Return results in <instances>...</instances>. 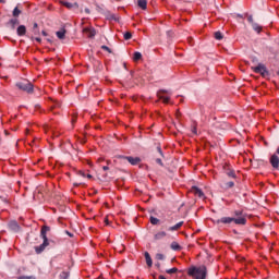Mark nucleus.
Returning a JSON list of instances; mask_svg holds the SVG:
<instances>
[{
	"mask_svg": "<svg viewBox=\"0 0 279 279\" xmlns=\"http://www.w3.org/2000/svg\"><path fill=\"white\" fill-rule=\"evenodd\" d=\"M51 231V227L44 226L40 230V238L43 239V244L35 246L36 254H43L47 247H49V239L47 238V232Z\"/></svg>",
	"mask_w": 279,
	"mask_h": 279,
	"instance_id": "obj_1",
	"label": "nucleus"
},
{
	"mask_svg": "<svg viewBox=\"0 0 279 279\" xmlns=\"http://www.w3.org/2000/svg\"><path fill=\"white\" fill-rule=\"evenodd\" d=\"M207 274H208V270L206 269V266H199V267L192 266L187 270V276H191V278L193 279H206Z\"/></svg>",
	"mask_w": 279,
	"mask_h": 279,
	"instance_id": "obj_2",
	"label": "nucleus"
},
{
	"mask_svg": "<svg viewBox=\"0 0 279 279\" xmlns=\"http://www.w3.org/2000/svg\"><path fill=\"white\" fill-rule=\"evenodd\" d=\"M15 86L19 88V90L28 93V95H32V93H34V84H32V82H29L28 80L19 81Z\"/></svg>",
	"mask_w": 279,
	"mask_h": 279,
	"instance_id": "obj_3",
	"label": "nucleus"
},
{
	"mask_svg": "<svg viewBox=\"0 0 279 279\" xmlns=\"http://www.w3.org/2000/svg\"><path fill=\"white\" fill-rule=\"evenodd\" d=\"M252 70L254 71V73H258L259 75H262V77H269V71L267 70V66H265V64L259 63L257 66L252 68Z\"/></svg>",
	"mask_w": 279,
	"mask_h": 279,
	"instance_id": "obj_4",
	"label": "nucleus"
},
{
	"mask_svg": "<svg viewBox=\"0 0 279 279\" xmlns=\"http://www.w3.org/2000/svg\"><path fill=\"white\" fill-rule=\"evenodd\" d=\"M165 95H171V92L167 89H160L157 92V97H159V99H162L163 104H169L171 98Z\"/></svg>",
	"mask_w": 279,
	"mask_h": 279,
	"instance_id": "obj_5",
	"label": "nucleus"
},
{
	"mask_svg": "<svg viewBox=\"0 0 279 279\" xmlns=\"http://www.w3.org/2000/svg\"><path fill=\"white\" fill-rule=\"evenodd\" d=\"M233 221L234 217H221L220 219L215 220L214 223H216V226H221V223L223 226H230Z\"/></svg>",
	"mask_w": 279,
	"mask_h": 279,
	"instance_id": "obj_6",
	"label": "nucleus"
},
{
	"mask_svg": "<svg viewBox=\"0 0 279 279\" xmlns=\"http://www.w3.org/2000/svg\"><path fill=\"white\" fill-rule=\"evenodd\" d=\"M8 228L9 230H11V232H21V226L19 225V222H16V220H11L8 223Z\"/></svg>",
	"mask_w": 279,
	"mask_h": 279,
	"instance_id": "obj_7",
	"label": "nucleus"
},
{
	"mask_svg": "<svg viewBox=\"0 0 279 279\" xmlns=\"http://www.w3.org/2000/svg\"><path fill=\"white\" fill-rule=\"evenodd\" d=\"M191 193L195 195V197H199V199H204V192L199 187L192 186Z\"/></svg>",
	"mask_w": 279,
	"mask_h": 279,
	"instance_id": "obj_8",
	"label": "nucleus"
},
{
	"mask_svg": "<svg viewBox=\"0 0 279 279\" xmlns=\"http://www.w3.org/2000/svg\"><path fill=\"white\" fill-rule=\"evenodd\" d=\"M122 158L124 160H128V162H130V165H133V166H136V165H138V162H141L140 157L123 156Z\"/></svg>",
	"mask_w": 279,
	"mask_h": 279,
	"instance_id": "obj_9",
	"label": "nucleus"
},
{
	"mask_svg": "<svg viewBox=\"0 0 279 279\" xmlns=\"http://www.w3.org/2000/svg\"><path fill=\"white\" fill-rule=\"evenodd\" d=\"M83 34H85L87 38H95V36L97 35V32L95 31V28L89 27V28H84Z\"/></svg>",
	"mask_w": 279,
	"mask_h": 279,
	"instance_id": "obj_10",
	"label": "nucleus"
},
{
	"mask_svg": "<svg viewBox=\"0 0 279 279\" xmlns=\"http://www.w3.org/2000/svg\"><path fill=\"white\" fill-rule=\"evenodd\" d=\"M61 4L64 5V8H68V10H77V8H80V4H77V2L71 3L66 1H61Z\"/></svg>",
	"mask_w": 279,
	"mask_h": 279,
	"instance_id": "obj_11",
	"label": "nucleus"
},
{
	"mask_svg": "<svg viewBox=\"0 0 279 279\" xmlns=\"http://www.w3.org/2000/svg\"><path fill=\"white\" fill-rule=\"evenodd\" d=\"M270 165L274 169H278L279 168V157L278 155H272L270 157Z\"/></svg>",
	"mask_w": 279,
	"mask_h": 279,
	"instance_id": "obj_12",
	"label": "nucleus"
},
{
	"mask_svg": "<svg viewBox=\"0 0 279 279\" xmlns=\"http://www.w3.org/2000/svg\"><path fill=\"white\" fill-rule=\"evenodd\" d=\"M233 223L236 226H245V223H247V219L245 217L233 218Z\"/></svg>",
	"mask_w": 279,
	"mask_h": 279,
	"instance_id": "obj_13",
	"label": "nucleus"
},
{
	"mask_svg": "<svg viewBox=\"0 0 279 279\" xmlns=\"http://www.w3.org/2000/svg\"><path fill=\"white\" fill-rule=\"evenodd\" d=\"M17 36H25L27 34V27L25 25H20L16 29Z\"/></svg>",
	"mask_w": 279,
	"mask_h": 279,
	"instance_id": "obj_14",
	"label": "nucleus"
},
{
	"mask_svg": "<svg viewBox=\"0 0 279 279\" xmlns=\"http://www.w3.org/2000/svg\"><path fill=\"white\" fill-rule=\"evenodd\" d=\"M56 36L59 38V40H64V38H66V29L61 28L56 33Z\"/></svg>",
	"mask_w": 279,
	"mask_h": 279,
	"instance_id": "obj_15",
	"label": "nucleus"
},
{
	"mask_svg": "<svg viewBox=\"0 0 279 279\" xmlns=\"http://www.w3.org/2000/svg\"><path fill=\"white\" fill-rule=\"evenodd\" d=\"M184 226V221H180L178 222L177 225L172 226V227H169L168 230L170 232H175L178 231L179 229H181L182 227Z\"/></svg>",
	"mask_w": 279,
	"mask_h": 279,
	"instance_id": "obj_16",
	"label": "nucleus"
},
{
	"mask_svg": "<svg viewBox=\"0 0 279 279\" xmlns=\"http://www.w3.org/2000/svg\"><path fill=\"white\" fill-rule=\"evenodd\" d=\"M19 19L14 17L8 22V25L11 26V29H16V25H19Z\"/></svg>",
	"mask_w": 279,
	"mask_h": 279,
	"instance_id": "obj_17",
	"label": "nucleus"
},
{
	"mask_svg": "<svg viewBox=\"0 0 279 279\" xmlns=\"http://www.w3.org/2000/svg\"><path fill=\"white\" fill-rule=\"evenodd\" d=\"M144 256H145L146 264L148 265V267H151V265H154V262L151 260V255H149V252H145Z\"/></svg>",
	"mask_w": 279,
	"mask_h": 279,
	"instance_id": "obj_18",
	"label": "nucleus"
},
{
	"mask_svg": "<svg viewBox=\"0 0 279 279\" xmlns=\"http://www.w3.org/2000/svg\"><path fill=\"white\" fill-rule=\"evenodd\" d=\"M165 236H167V232L160 231L156 233L154 238H155V241H160L161 239H165Z\"/></svg>",
	"mask_w": 279,
	"mask_h": 279,
	"instance_id": "obj_19",
	"label": "nucleus"
},
{
	"mask_svg": "<svg viewBox=\"0 0 279 279\" xmlns=\"http://www.w3.org/2000/svg\"><path fill=\"white\" fill-rule=\"evenodd\" d=\"M170 247L173 250V252H180V250H182V246H180L178 242H172Z\"/></svg>",
	"mask_w": 279,
	"mask_h": 279,
	"instance_id": "obj_20",
	"label": "nucleus"
},
{
	"mask_svg": "<svg viewBox=\"0 0 279 279\" xmlns=\"http://www.w3.org/2000/svg\"><path fill=\"white\" fill-rule=\"evenodd\" d=\"M251 25L254 32H256L257 34H260V32H263V26H259L258 23L255 22L254 24H251Z\"/></svg>",
	"mask_w": 279,
	"mask_h": 279,
	"instance_id": "obj_21",
	"label": "nucleus"
},
{
	"mask_svg": "<svg viewBox=\"0 0 279 279\" xmlns=\"http://www.w3.org/2000/svg\"><path fill=\"white\" fill-rule=\"evenodd\" d=\"M137 5L142 10H147V0H138Z\"/></svg>",
	"mask_w": 279,
	"mask_h": 279,
	"instance_id": "obj_22",
	"label": "nucleus"
},
{
	"mask_svg": "<svg viewBox=\"0 0 279 279\" xmlns=\"http://www.w3.org/2000/svg\"><path fill=\"white\" fill-rule=\"evenodd\" d=\"M21 10L19 9V7H15L12 14L14 16V19H19V16H21Z\"/></svg>",
	"mask_w": 279,
	"mask_h": 279,
	"instance_id": "obj_23",
	"label": "nucleus"
},
{
	"mask_svg": "<svg viewBox=\"0 0 279 279\" xmlns=\"http://www.w3.org/2000/svg\"><path fill=\"white\" fill-rule=\"evenodd\" d=\"M150 223L153 226H158L160 223V219L154 217V216H150Z\"/></svg>",
	"mask_w": 279,
	"mask_h": 279,
	"instance_id": "obj_24",
	"label": "nucleus"
},
{
	"mask_svg": "<svg viewBox=\"0 0 279 279\" xmlns=\"http://www.w3.org/2000/svg\"><path fill=\"white\" fill-rule=\"evenodd\" d=\"M33 34H35V36H38V34H40V31L38 29V23L33 24Z\"/></svg>",
	"mask_w": 279,
	"mask_h": 279,
	"instance_id": "obj_25",
	"label": "nucleus"
},
{
	"mask_svg": "<svg viewBox=\"0 0 279 279\" xmlns=\"http://www.w3.org/2000/svg\"><path fill=\"white\" fill-rule=\"evenodd\" d=\"M141 58H143V54L141 52H134L133 60L135 62H138V60H141Z\"/></svg>",
	"mask_w": 279,
	"mask_h": 279,
	"instance_id": "obj_26",
	"label": "nucleus"
},
{
	"mask_svg": "<svg viewBox=\"0 0 279 279\" xmlns=\"http://www.w3.org/2000/svg\"><path fill=\"white\" fill-rule=\"evenodd\" d=\"M155 258H156V260H165V258H167V257L162 253H157Z\"/></svg>",
	"mask_w": 279,
	"mask_h": 279,
	"instance_id": "obj_27",
	"label": "nucleus"
},
{
	"mask_svg": "<svg viewBox=\"0 0 279 279\" xmlns=\"http://www.w3.org/2000/svg\"><path fill=\"white\" fill-rule=\"evenodd\" d=\"M215 38H216V40H223V34H221V32H216Z\"/></svg>",
	"mask_w": 279,
	"mask_h": 279,
	"instance_id": "obj_28",
	"label": "nucleus"
},
{
	"mask_svg": "<svg viewBox=\"0 0 279 279\" xmlns=\"http://www.w3.org/2000/svg\"><path fill=\"white\" fill-rule=\"evenodd\" d=\"M166 274H169V275H171V274H178V268H177V267H173V268L167 269V270H166Z\"/></svg>",
	"mask_w": 279,
	"mask_h": 279,
	"instance_id": "obj_29",
	"label": "nucleus"
},
{
	"mask_svg": "<svg viewBox=\"0 0 279 279\" xmlns=\"http://www.w3.org/2000/svg\"><path fill=\"white\" fill-rule=\"evenodd\" d=\"M59 279H69V272L62 271V272L59 275Z\"/></svg>",
	"mask_w": 279,
	"mask_h": 279,
	"instance_id": "obj_30",
	"label": "nucleus"
},
{
	"mask_svg": "<svg viewBox=\"0 0 279 279\" xmlns=\"http://www.w3.org/2000/svg\"><path fill=\"white\" fill-rule=\"evenodd\" d=\"M227 175H228L229 178H236V173L234 172V170L228 171V172H227Z\"/></svg>",
	"mask_w": 279,
	"mask_h": 279,
	"instance_id": "obj_31",
	"label": "nucleus"
},
{
	"mask_svg": "<svg viewBox=\"0 0 279 279\" xmlns=\"http://www.w3.org/2000/svg\"><path fill=\"white\" fill-rule=\"evenodd\" d=\"M131 38H132V33L130 32L124 33V40H131Z\"/></svg>",
	"mask_w": 279,
	"mask_h": 279,
	"instance_id": "obj_32",
	"label": "nucleus"
},
{
	"mask_svg": "<svg viewBox=\"0 0 279 279\" xmlns=\"http://www.w3.org/2000/svg\"><path fill=\"white\" fill-rule=\"evenodd\" d=\"M233 186H234V182H232V181H229L226 183L227 189H232Z\"/></svg>",
	"mask_w": 279,
	"mask_h": 279,
	"instance_id": "obj_33",
	"label": "nucleus"
},
{
	"mask_svg": "<svg viewBox=\"0 0 279 279\" xmlns=\"http://www.w3.org/2000/svg\"><path fill=\"white\" fill-rule=\"evenodd\" d=\"M247 21L251 25L255 24L256 22H254V17L252 15H248Z\"/></svg>",
	"mask_w": 279,
	"mask_h": 279,
	"instance_id": "obj_34",
	"label": "nucleus"
},
{
	"mask_svg": "<svg viewBox=\"0 0 279 279\" xmlns=\"http://www.w3.org/2000/svg\"><path fill=\"white\" fill-rule=\"evenodd\" d=\"M101 49L104 51H108L109 53H112V50L108 46H101Z\"/></svg>",
	"mask_w": 279,
	"mask_h": 279,
	"instance_id": "obj_35",
	"label": "nucleus"
},
{
	"mask_svg": "<svg viewBox=\"0 0 279 279\" xmlns=\"http://www.w3.org/2000/svg\"><path fill=\"white\" fill-rule=\"evenodd\" d=\"M158 154H160L161 158H165V155L162 154V148L160 146L157 147Z\"/></svg>",
	"mask_w": 279,
	"mask_h": 279,
	"instance_id": "obj_36",
	"label": "nucleus"
},
{
	"mask_svg": "<svg viewBox=\"0 0 279 279\" xmlns=\"http://www.w3.org/2000/svg\"><path fill=\"white\" fill-rule=\"evenodd\" d=\"M77 175H81L82 178H86V172L78 170Z\"/></svg>",
	"mask_w": 279,
	"mask_h": 279,
	"instance_id": "obj_37",
	"label": "nucleus"
},
{
	"mask_svg": "<svg viewBox=\"0 0 279 279\" xmlns=\"http://www.w3.org/2000/svg\"><path fill=\"white\" fill-rule=\"evenodd\" d=\"M156 162H157V165H160V167H165V163H162V159L157 158Z\"/></svg>",
	"mask_w": 279,
	"mask_h": 279,
	"instance_id": "obj_38",
	"label": "nucleus"
},
{
	"mask_svg": "<svg viewBox=\"0 0 279 279\" xmlns=\"http://www.w3.org/2000/svg\"><path fill=\"white\" fill-rule=\"evenodd\" d=\"M234 215H235V217H241V215H243V211H241V210H235V211H234Z\"/></svg>",
	"mask_w": 279,
	"mask_h": 279,
	"instance_id": "obj_39",
	"label": "nucleus"
},
{
	"mask_svg": "<svg viewBox=\"0 0 279 279\" xmlns=\"http://www.w3.org/2000/svg\"><path fill=\"white\" fill-rule=\"evenodd\" d=\"M192 133H193V134H197V126H196V125H194V126L192 128Z\"/></svg>",
	"mask_w": 279,
	"mask_h": 279,
	"instance_id": "obj_40",
	"label": "nucleus"
},
{
	"mask_svg": "<svg viewBox=\"0 0 279 279\" xmlns=\"http://www.w3.org/2000/svg\"><path fill=\"white\" fill-rule=\"evenodd\" d=\"M35 40H36L37 43H43V39H41L40 37H36Z\"/></svg>",
	"mask_w": 279,
	"mask_h": 279,
	"instance_id": "obj_41",
	"label": "nucleus"
},
{
	"mask_svg": "<svg viewBox=\"0 0 279 279\" xmlns=\"http://www.w3.org/2000/svg\"><path fill=\"white\" fill-rule=\"evenodd\" d=\"M105 223L106 226H110V221L108 220V218H105Z\"/></svg>",
	"mask_w": 279,
	"mask_h": 279,
	"instance_id": "obj_42",
	"label": "nucleus"
},
{
	"mask_svg": "<svg viewBox=\"0 0 279 279\" xmlns=\"http://www.w3.org/2000/svg\"><path fill=\"white\" fill-rule=\"evenodd\" d=\"M108 169H110L108 166H104V167H102V170H104V171H108Z\"/></svg>",
	"mask_w": 279,
	"mask_h": 279,
	"instance_id": "obj_43",
	"label": "nucleus"
},
{
	"mask_svg": "<svg viewBox=\"0 0 279 279\" xmlns=\"http://www.w3.org/2000/svg\"><path fill=\"white\" fill-rule=\"evenodd\" d=\"M85 178H88V180H90L93 178L92 174H85Z\"/></svg>",
	"mask_w": 279,
	"mask_h": 279,
	"instance_id": "obj_44",
	"label": "nucleus"
},
{
	"mask_svg": "<svg viewBox=\"0 0 279 279\" xmlns=\"http://www.w3.org/2000/svg\"><path fill=\"white\" fill-rule=\"evenodd\" d=\"M86 14H90V9H85Z\"/></svg>",
	"mask_w": 279,
	"mask_h": 279,
	"instance_id": "obj_45",
	"label": "nucleus"
},
{
	"mask_svg": "<svg viewBox=\"0 0 279 279\" xmlns=\"http://www.w3.org/2000/svg\"><path fill=\"white\" fill-rule=\"evenodd\" d=\"M43 36H47V32L43 31L41 32Z\"/></svg>",
	"mask_w": 279,
	"mask_h": 279,
	"instance_id": "obj_46",
	"label": "nucleus"
},
{
	"mask_svg": "<svg viewBox=\"0 0 279 279\" xmlns=\"http://www.w3.org/2000/svg\"><path fill=\"white\" fill-rule=\"evenodd\" d=\"M159 279H167L165 276L160 275Z\"/></svg>",
	"mask_w": 279,
	"mask_h": 279,
	"instance_id": "obj_47",
	"label": "nucleus"
},
{
	"mask_svg": "<svg viewBox=\"0 0 279 279\" xmlns=\"http://www.w3.org/2000/svg\"><path fill=\"white\" fill-rule=\"evenodd\" d=\"M66 234L70 235V236H73V234L69 231H66Z\"/></svg>",
	"mask_w": 279,
	"mask_h": 279,
	"instance_id": "obj_48",
	"label": "nucleus"
},
{
	"mask_svg": "<svg viewBox=\"0 0 279 279\" xmlns=\"http://www.w3.org/2000/svg\"><path fill=\"white\" fill-rule=\"evenodd\" d=\"M156 267H158V269H160V263H157V264H156Z\"/></svg>",
	"mask_w": 279,
	"mask_h": 279,
	"instance_id": "obj_49",
	"label": "nucleus"
},
{
	"mask_svg": "<svg viewBox=\"0 0 279 279\" xmlns=\"http://www.w3.org/2000/svg\"><path fill=\"white\" fill-rule=\"evenodd\" d=\"M276 154H278V156H279V147L277 148Z\"/></svg>",
	"mask_w": 279,
	"mask_h": 279,
	"instance_id": "obj_50",
	"label": "nucleus"
},
{
	"mask_svg": "<svg viewBox=\"0 0 279 279\" xmlns=\"http://www.w3.org/2000/svg\"><path fill=\"white\" fill-rule=\"evenodd\" d=\"M0 3H5V0H0Z\"/></svg>",
	"mask_w": 279,
	"mask_h": 279,
	"instance_id": "obj_51",
	"label": "nucleus"
},
{
	"mask_svg": "<svg viewBox=\"0 0 279 279\" xmlns=\"http://www.w3.org/2000/svg\"><path fill=\"white\" fill-rule=\"evenodd\" d=\"M72 123H75V119H74V120H72Z\"/></svg>",
	"mask_w": 279,
	"mask_h": 279,
	"instance_id": "obj_52",
	"label": "nucleus"
}]
</instances>
